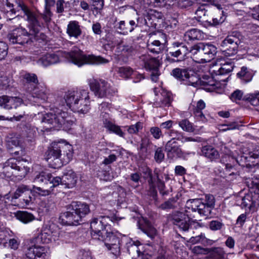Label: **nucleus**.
Masks as SVG:
<instances>
[{
	"label": "nucleus",
	"mask_w": 259,
	"mask_h": 259,
	"mask_svg": "<svg viewBox=\"0 0 259 259\" xmlns=\"http://www.w3.org/2000/svg\"><path fill=\"white\" fill-rule=\"evenodd\" d=\"M18 7L23 12L24 20L27 22L29 32L25 28H18L9 34L8 38L12 44L23 45L32 38L38 39L42 23L39 21L37 14L25 4L19 3Z\"/></svg>",
	"instance_id": "1"
},
{
	"label": "nucleus",
	"mask_w": 259,
	"mask_h": 259,
	"mask_svg": "<svg viewBox=\"0 0 259 259\" xmlns=\"http://www.w3.org/2000/svg\"><path fill=\"white\" fill-rule=\"evenodd\" d=\"M61 57H64L73 64L81 66L84 64L100 65L106 64L109 60L101 56L85 55L79 49L75 48L70 52H61L47 54L41 57L38 63L44 67L53 65L61 61Z\"/></svg>",
	"instance_id": "2"
},
{
	"label": "nucleus",
	"mask_w": 259,
	"mask_h": 259,
	"mask_svg": "<svg viewBox=\"0 0 259 259\" xmlns=\"http://www.w3.org/2000/svg\"><path fill=\"white\" fill-rule=\"evenodd\" d=\"M168 136L171 138L165 145L164 148L168 159L174 160L178 158H185L190 155L191 152H185L178 144L176 140L180 141L182 143L187 142H201L200 138H193L184 136V134L175 130H171L168 132Z\"/></svg>",
	"instance_id": "3"
},
{
	"label": "nucleus",
	"mask_w": 259,
	"mask_h": 259,
	"mask_svg": "<svg viewBox=\"0 0 259 259\" xmlns=\"http://www.w3.org/2000/svg\"><path fill=\"white\" fill-rule=\"evenodd\" d=\"M88 90H79L66 92L64 96V102L74 112L86 114L90 107V98Z\"/></svg>",
	"instance_id": "4"
},
{
	"label": "nucleus",
	"mask_w": 259,
	"mask_h": 259,
	"mask_svg": "<svg viewBox=\"0 0 259 259\" xmlns=\"http://www.w3.org/2000/svg\"><path fill=\"white\" fill-rule=\"evenodd\" d=\"M171 74L178 80L183 81L185 84L195 88L207 87L215 84L212 77L205 75L200 78L188 68H176L172 70Z\"/></svg>",
	"instance_id": "5"
},
{
	"label": "nucleus",
	"mask_w": 259,
	"mask_h": 259,
	"mask_svg": "<svg viewBox=\"0 0 259 259\" xmlns=\"http://www.w3.org/2000/svg\"><path fill=\"white\" fill-rule=\"evenodd\" d=\"M67 210L60 218L64 224L69 226L80 224L82 219L90 212L89 205L79 201L72 202L68 206Z\"/></svg>",
	"instance_id": "6"
},
{
	"label": "nucleus",
	"mask_w": 259,
	"mask_h": 259,
	"mask_svg": "<svg viewBox=\"0 0 259 259\" xmlns=\"http://www.w3.org/2000/svg\"><path fill=\"white\" fill-rule=\"evenodd\" d=\"M75 121V119L63 109L56 108L46 113L42 122L52 125V127L59 129L63 127L64 130L70 128Z\"/></svg>",
	"instance_id": "7"
},
{
	"label": "nucleus",
	"mask_w": 259,
	"mask_h": 259,
	"mask_svg": "<svg viewBox=\"0 0 259 259\" xmlns=\"http://www.w3.org/2000/svg\"><path fill=\"white\" fill-rule=\"evenodd\" d=\"M23 100L17 97H11L2 96L0 97V106L6 109H15L18 108V111L13 113V117H5L0 115L1 120H8L13 121L20 120L25 115V112L23 110L24 106H22Z\"/></svg>",
	"instance_id": "8"
},
{
	"label": "nucleus",
	"mask_w": 259,
	"mask_h": 259,
	"mask_svg": "<svg viewBox=\"0 0 259 259\" xmlns=\"http://www.w3.org/2000/svg\"><path fill=\"white\" fill-rule=\"evenodd\" d=\"M29 171V167L25 163L11 158L5 163L3 173L7 178L13 179L15 177L18 180H20L27 175Z\"/></svg>",
	"instance_id": "9"
},
{
	"label": "nucleus",
	"mask_w": 259,
	"mask_h": 259,
	"mask_svg": "<svg viewBox=\"0 0 259 259\" xmlns=\"http://www.w3.org/2000/svg\"><path fill=\"white\" fill-rule=\"evenodd\" d=\"M25 92L28 94V99L31 104L35 105L36 103L39 106L47 101L50 91L46 85L38 82L33 85H27Z\"/></svg>",
	"instance_id": "10"
},
{
	"label": "nucleus",
	"mask_w": 259,
	"mask_h": 259,
	"mask_svg": "<svg viewBox=\"0 0 259 259\" xmlns=\"http://www.w3.org/2000/svg\"><path fill=\"white\" fill-rule=\"evenodd\" d=\"M70 145L61 142H53L46 153L45 159L50 167L58 168L63 165L60 159L61 152L66 149H69Z\"/></svg>",
	"instance_id": "11"
},
{
	"label": "nucleus",
	"mask_w": 259,
	"mask_h": 259,
	"mask_svg": "<svg viewBox=\"0 0 259 259\" xmlns=\"http://www.w3.org/2000/svg\"><path fill=\"white\" fill-rule=\"evenodd\" d=\"M243 40V36L238 31L228 34L221 44V50L226 56L229 57L237 53L238 48Z\"/></svg>",
	"instance_id": "12"
},
{
	"label": "nucleus",
	"mask_w": 259,
	"mask_h": 259,
	"mask_svg": "<svg viewBox=\"0 0 259 259\" xmlns=\"http://www.w3.org/2000/svg\"><path fill=\"white\" fill-rule=\"evenodd\" d=\"M194 218L195 215L191 214L190 210L187 208L185 212L178 211L172 212L168 215V220L182 230L187 231L189 228L190 220Z\"/></svg>",
	"instance_id": "13"
},
{
	"label": "nucleus",
	"mask_w": 259,
	"mask_h": 259,
	"mask_svg": "<svg viewBox=\"0 0 259 259\" xmlns=\"http://www.w3.org/2000/svg\"><path fill=\"white\" fill-rule=\"evenodd\" d=\"M109 219L108 217L103 216L92 219L90 223V229L93 239L97 240L101 239L108 230H110V226L107 225V220Z\"/></svg>",
	"instance_id": "14"
},
{
	"label": "nucleus",
	"mask_w": 259,
	"mask_h": 259,
	"mask_svg": "<svg viewBox=\"0 0 259 259\" xmlns=\"http://www.w3.org/2000/svg\"><path fill=\"white\" fill-rule=\"evenodd\" d=\"M99 239L104 242V244L108 250L115 255H118L120 252V241L117 234L109 230Z\"/></svg>",
	"instance_id": "15"
},
{
	"label": "nucleus",
	"mask_w": 259,
	"mask_h": 259,
	"mask_svg": "<svg viewBox=\"0 0 259 259\" xmlns=\"http://www.w3.org/2000/svg\"><path fill=\"white\" fill-rule=\"evenodd\" d=\"M234 64L232 62H226L224 64H218L217 63L212 65L210 69V72L211 76H208L212 77V79L215 83L217 81H226V79H221L220 77L222 75H225L231 72L234 68ZM214 86V85H213Z\"/></svg>",
	"instance_id": "16"
},
{
	"label": "nucleus",
	"mask_w": 259,
	"mask_h": 259,
	"mask_svg": "<svg viewBox=\"0 0 259 259\" xmlns=\"http://www.w3.org/2000/svg\"><path fill=\"white\" fill-rule=\"evenodd\" d=\"M77 177L75 172L72 169H66L62 176L55 177L53 181L54 186H58L59 185H64L65 188H72L74 187L77 182Z\"/></svg>",
	"instance_id": "17"
},
{
	"label": "nucleus",
	"mask_w": 259,
	"mask_h": 259,
	"mask_svg": "<svg viewBox=\"0 0 259 259\" xmlns=\"http://www.w3.org/2000/svg\"><path fill=\"white\" fill-rule=\"evenodd\" d=\"M186 207L190 212L197 211L201 215L208 217L212 208L202 202L201 199H195L189 200L186 202Z\"/></svg>",
	"instance_id": "18"
},
{
	"label": "nucleus",
	"mask_w": 259,
	"mask_h": 259,
	"mask_svg": "<svg viewBox=\"0 0 259 259\" xmlns=\"http://www.w3.org/2000/svg\"><path fill=\"white\" fill-rule=\"evenodd\" d=\"M149 179L148 181L150 186V195L155 198L157 196V192L155 189V183L157 181V185L160 193L162 196H166L169 194L168 190H165V186L164 183L161 180L158 174L156 171H154L153 176L151 172L149 173Z\"/></svg>",
	"instance_id": "19"
},
{
	"label": "nucleus",
	"mask_w": 259,
	"mask_h": 259,
	"mask_svg": "<svg viewBox=\"0 0 259 259\" xmlns=\"http://www.w3.org/2000/svg\"><path fill=\"white\" fill-rule=\"evenodd\" d=\"M89 84L95 95L99 98L105 97L110 93V84L104 80L91 79Z\"/></svg>",
	"instance_id": "20"
},
{
	"label": "nucleus",
	"mask_w": 259,
	"mask_h": 259,
	"mask_svg": "<svg viewBox=\"0 0 259 259\" xmlns=\"http://www.w3.org/2000/svg\"><path fill=\"white\" fill-rule=\"evenodd\" d=\"M168 55L179 58L178 60H183L189 53L187 46L182 42H175L169 48Z\"/></svg>",
	"instance_id": "21"
},
{
	"label": "nucleus",
	"mask_w": 259,
	"mask_h": 259,
	"mask_svg": "<svg viewBox=\"0 0 259 259\" xmlns=\"http://www.w3.org/2000/svg\"><path fill=\"white\" fill-rule=\"evenodd\" d=\"M47 249L45 246L32 245L27 248L26 256L30 259H44Z\"/></svg>",
	"instance_id": "22"
},
{
	"label": "nucleus",
	"mask_w": 259,
	"mask_h": 259,
	"mask_svg": "<svg viewBox=\"0 0 259 259\" xmlns=\"http://www.w3.org/2000/svg\"><path fill=\"white\" fill-rule=\"evenodd\" d=\"M236 202L242 208L249 211H254L256 206V201L251 193L246 194L243 197H238Z\"/></svg>",
	"instance_id": "23"
},
{
	"label": "nucleus",
	"mask_w": 259,
	"mask_h": 259,
	"mask_svg": "<svg viewBox=\"0 0 259 259\" xmlns=\"http://www.w3.org/2000/svg\"><path fill=\"white\" fill-rule=\"evenodd\" d=\"M54 225H46L44 226L41 233L38 235L37 239L42 243H49L55 238L53 236L56 235V232L54 230Z\"/></svg>",
	"instance_id": "24"
},
{
	"label": "nucleus",
	"mask_w": 259,
	"mask_h": 259,
	"mask_svg": "<svg viewBox=\"0 0 259 259\" xmlns=\"http://www.w3.org/2000/svg\"><path fill=\"white\" fill-rule=\"evenodd\" d=\"M102 121L104 127L110 132L113 133L118 136L123 137L124 133L122 131L120 126L115 125L112 121V119L109 114L106 113L102 114Z\"/></svg>",
	"instance_id": "25"
},
{
	"label": "nucleus",
	"mask_w": 259,
	"mask_h": 259,
	"mask_svg": "<svg viewBox=\"0 0 259 259\" xmlns=\"http://www.w3.org/2000/svg\"><path fill=\"white\" fill-rule=\"evenodd\" d=\"M55 177H53L51 174L46 172L41 171L37 174L33 180V182L37 184H42L51 187H56V186H54V179Z\"/></svg>",
	"instance_id": "26"
},
{
	"label": "nucleus",
	"mask_w": 259,
	"mask_h": 259,
	"mask_svg": "<svg viewBox=\"0 0 259 259\" xmlns=\"http://www.w3.org/2000/svg\"><path fill=\"white\" fill-rule=\"evenodd\" d=\"M140 59L142 65L146 70L156 71L159 66V60L148 54L142 55L140 56Z\"/></svg>",
	"instance_id": "27"
},
{
	"label": "nucleus",
	"mask_w": 259,
	"mask_h": 259,
	"mask_svg": "<svg viewBox=\"0 0 259 259\" xmlns=\"http://www.w3.org/2000/svg\"><path fill=\"white\" fill-rule=\"evenodd\" d=\"M257 158L258 157L255 149L252 151L243 150L242 155L238 156L236 160L239 165L244 166L245 164L248 165L246 163L248 162H253L254 161L252 160ZM248 164H249L248 163Z\"/></svg>",
	"instance_id": "28"
},
{
	"label": "nucleus",
	"mask_w": 259,
	"mask_h": 259,
	"mask_svg": "<svg viewBox=\"0 0 259 259\" xmlns=\"http://www.w3.org/2000/svg\"><path fill=\"white\" fill-rule=\"evenodd\" d=\"M160 97L156 99L153 105L155 107L169 106L172 101V94L165 90L161 89Z\"/></svg>",
	"instance_id": "29"
},
{
	"label": "nucleus",
	"mask_w": 259,
	"mask_h": 259,
	"mask_svg": "<svg viewBox=\"0 0 259 259\" xmlns=\"http://www.w3.org/2000/svg\"><path fill=\"white\" fill-rule=\"evenodd\" d=\"M205 108V103L203 100H200L196 102V104L193 106L192 109L193 113L196 119L203 122H206L208 121L207 118L202 111Z\"/></svg>",
	"instance_id": "30"
},
{
	"label": "nucleus",
	"mask_w": 259,
	"mask_h": 259,
	"mask_svg": "<svg viewBox=\"0 0 259 259\" xmlns=\"http://www.w3.org/2000/svg\"><path fill=\"white\" fill-rule=\"evenodd\" d=\"M201 152L202 156L211 161L215 160L220 157L219 151L211 145L203 146L201 148Z\"/></svg>",
	"instance_id": "31"
},
{
	"label": "nucleus",
	"mask_w": 259,
	"mask_h": 259,
	"mask_svg": "<svg viewBox=\"0 0 259 259\" xmlns=\"http://www.w3.org/2000/svg\"><path fill=\"white\" fill-rule=\"evenodd\" d=\"M66 33L70 37L78 38L82 33L78 22L76 21H70L67 25Z\"/></svg>",
	"instance_id": "32"
},
{
	"label": "nucleus",
	"mask_w": 259,
	"mask_h": 259,
	"mask_svg": "<svg viewBox=\"0 0 259 259\" xmlns=\"http://www.w3.org/2000/svg\"><path fill=\"white\" fill-rule=\"evenodd\" d=\"M203 32L197 29H192L186 31L184 35V40L188 43L196 40H201L204 38Z\"/></svg>",
	"instance_id": "33"
},
{
	"label": "nucleus",
	"mask_w": 259,
	"mask_h": 259,
	"mask_svg": "<svg viewBox=\"0 0 259 259\" xmlns=\"http://www.w3.org/2000/svg\"><path fill=\"white\" fill-rule=\"evenodd\" d=\"M137 26L134 20H131L128 23H125L124 21H120L116 25V28L119 30L120 34L126 35L128 32H132L135 27Z\"/></svg>",
	"instance_id": "34"
},
{
	"label": "nucleus",
	"mask_w": 259,
	"mask_h": 259,
	"mask_svg": "<svg viewBox=\"0 0 259 259\" xmlns=\"http://www.w3.org/2000/svg\"><path fill=\"white\" fill-rule=\"evenodd\" d=\"M148 50L153 54H159L161 53L165 48L163 43L160 42L158 40H148L147 42Z\"/></svg>",
	"instance_id": "35"
},
{
	"label": "nucleus",
	"mask_w": 259,
	"mask_h": 259,
	"mask_svg": "<svg viewBox=\"0 0 259 259\" xmlns=\"http://www.w3.org/2000/svg\"><path fill=\"white\" fill-rule=\"evenodd\" d=\"M15 214L17 219L24 224L31 222L35 219L33 214L26 211H18Z\"/></svg>",
	"instance_id": "36"
},
{
	"label": "nucleus",
	"mask_w": 259,
	"mask_h": 259,
	"mask_svg": "<svg viewBox=\"0 0 259 259\" xmlns=\"http://www.w3.org/2000/svg\"><path fill=\"white\" fill-rule=\"evenodd\" d=\"M237 76L243 83L250 81L253 77L252 71L246 67H242L241 70L237 74Z\"/></svg>",
	"instance_id": "37"
},
{
	"label": "nucleus",
	"mask_w": 259,
	"mask_h": 259,
	"mask_svg": "<svg viewBox=\"0 0 259 259\" xmlns=\"http://www.w3.org/2000/svg\"><path fill=\"white\" fill-rule=\"evenodd\" d=\"M222 7L220 8H217L215 11V15L212 19V22L211 21H209L207 20H206V21L207 22L209 25L213 26L222 23L226 19V16L224 14V11L222 10Z\"/></svg>",
	"instance_id": "38"
},
{
	"label": "nucleus",
	"mask_w": 259,
	"mask_h": 259,
	"mask_svg": "<svg viewBox=\"0 0 259 259\" xmlns=\"http://www.w3.org/2000/svg\"><path fill=\"white\" fill-rule=\"evenodd\" d=\"M202 50L206 57V61L209 62L217 53V48L213 45L202 43Z\"/></svg>",
	"instance_id": "39"
},
{
	"label": "nucleus",
	"mask_w": 259,
	"mask_h": 259,
	"mask_svg": "<svg viewBox=\"0 0 259 259\" xmlns=\"http://www.w3.org/2000/svg\"><path fill=\"white\" fill-rule=\"evenodd\" d=\"M210 259H227L226 253L222 247H213L209 251Z\"/></svg>",
	"instance_id": "40"
},
{
	"label": "nucleus",
	"mask_w": 259,
	"mask_h": 259,
	"mask_svg": "<svg viewBox=\"0 0 259 259\" xmlns=\"http://www.w3.org/2000/svg\"><path fill=\"white\" fill-rule=\"evenodd\" d=\"M29 188L27 186L21 185L18 187L15 193L11 195L10 193L5 195L4 198L6 199H11L18 198L21 195L26 192H28Z\"/></svg>",
	"instance_id": "41"
},
{
	"label": "nucleus",
	"mask_w": 259,
	"mask_h": 259,
	"mask_svg": "<svg viewBox=\"0 0 259 259\" xmlns=\"http://www.w3.org/2000/svg\"><path fill=\"white\" fill-rule=\"evenodd\" d=\"M23 78L25 81L23 84V89L25 91H27V85H33L38 83L37 77L34 73H26L23 75Z\"/></svg>",
	"instance_id": "42"
},
{
	"label": "nucleus",
	"mask_w": 259,
	"mask_h": 259,
	"mask_svg": "<svg viewBox=\"0 0 259 259\" xmlns=\"http://www.w3.org/2000/svg\"><path fill=\"white\" fill-rule=\"evenodd\" d=\"M4 2L6 3L7 7H9L10 11H7L5 12L6 16L7 18L8 21H18L19 20H21L22 18L19 16L15 17V15L16 13L14 9L12 8L13 5L11 4L8 0H2Z\"/></svg>",
	"instance_id": "43"
},
{
	"label": "nucleus",
	"mask_w": 259,
	"mask_h": 259,
	"mask_svg": "<svg viewBox=\"0 0 259 259\" xmlns=\"http://www.w3.org/2000/svg\"><path fill=\"white\" fill-rule=\"evenodd\" d=\"M54 188V187H49L45 185H44L42 187L33 186L31 191L38 195L46 196L53 192Z\"/></svg>",
	"instance_id": "44"
},
{
	"label": "nucleus",
	"mask_w": 259,
	"mask_h": 259,
	"mask_svg": "<svg viewBox=\"0 0 259 259\" xmlns=\"http://www.w3.org/2000/svg\"><path fill=\"white\" fill-rule=\"evenodd\" d=\"M178 206L179 203L177 202V199L175 198H172L162 203L159 206V208L163 210H166L177 208Z\"/></svg>",
	"instance_id": "45"
},
{
	"label": "nucleus",
	"mask_w": 259,
	"mask_h": 259,
	"mask_svg": "<svg viewBox=\"0 0 259 259\" xmlns=\"http://www.w3.org/2000/svg\"><path fill=\"white\" fill-rule=\"evenodd\" d=\"M178 124L181 129L185 132L191 133L194 131L195 128L193 123L187 119L181 120L178 122Z\"/></svg>",
	"instance_id": "46"
},
{
	"label": "nucleus",
	"mask_w": 259,
	"mask_h": 259,
	"mask_svg": "<svg viewBox=\"0 0 259 259\" xmlns=\"http://www.w3.org/2000/svg\"><path fill=\"white\" fill-rule=\"evenodd\" d=\"M117 73L120 77L127 79L133 74L134 71L130 67H121L118 68Z\"/></svg>",
	"instance_id": "47"
},
{
	"label": "nucleus",
	"mask_w": 259,
	"mask_h": 259,
	"mask_svg": "<svg viewBox=\"0 0 259 259\" xmlns=\"http://www.w3.org/2000/svg\"><path fill=\"white\" fill-rule=\"evenodd\" d=\"M243 99L248 101L253 106H259V93L249 94Z\"/></svg>",
	"instance_id": "48"
},
{
	"label": "nucleus",
	"mask_w": 259,
	"mask_h": 259,
	"mask_svg": "<svg viewBox=\"0 0 259 259\" xmlns=\"http://www.w3.org/2000/svg\"><path fill=\"white\" fill-rule=\"evenodd\" d=\"M13 147H23L22 145V140L20 138H13L8 141V149H12L14 148Z\"/></svg>",
	"instance_id": "49"
},
{
	"label": "nucleus",
	"mask_w": 259,
	"mask_h": 259,
	"mask_svg": "<svg viewBox=\"0 0 259 259\" xmlns=\"http://www.w3.org/2000/svg\"><path fill=\"white\" fill-rule=\"evenodd\" d=\"M165 0H141L144 4L154 7H161L165 5Z\"/></svg>",
	"instance_id": "50"
},
{
	"label": "nucleus",
	"mask_w": 259,
	"mask_h": 259,
	"mask_svg": "<svg viewBox=\"0 0 259 259\" xmlns=\"http://www.w3.org/2000/svg\"><path fill=\"white\" fill-rule=\"evenodd\" d=\"M143 128V123L140 122L128 126L127 132L131 134H137Z\"/></svg>",
	"instance_id": "51"
},
{
	"label": "nucleus",
	"mask_w": 259,
	"mask_h": 259,
	"mask_svg": "<svg viewBox=\"0 0 259 259\" xmlns=\"http://www.w3.org/2000/svg\"><path fill=\"white\" fill-rule=\"evenodd\" d=\"M250 188L255 189L254 193L259 192V176L254 177L251 180H249L248 182Z\"/></svg>",
	"instance_id": "52"
},
{
	"label": "nucleus",
	"mask_w": 259,
	"mask_h": 259,
	"mask_svg": "<svg viewBox=\"0 0 259 259\" xmlns=\"http://www.w3.org/2000/svg\"><path fill=\"white\" fill-rule=\"evenodd\" d=\"M201 47H202V43H198L191 47L190 50H189V52L191 54L194 61L200 52V48Z\"/></svg>",
	"instance_id": "53"
},
{
	"label": "nucleus",
	"mask_w": 259,
	"mask_h": 259,
	"mask_svg": "<svg viewBox=\"0 0 259 259\" xmlns=\"http://www.w3.org/2000/svg\"><path fill=\"white\" fill-rule=\"evenodd\" d=\"M243 93L242 91L236 90L230 96L231 100L233 102H237L240 101L243 98Z\"/></svg>",
	"instance_id": "54"
},
{
	"label": "nucleus",
	"mask_w": 259,
	"mask_h": 259,
	"mask_svg": "<svg viewBox=\"0 0 259 259\" xmlns=\"http://www.w3.org/2000/svg\"><path fill=\"white\" fill-rule=\"evenodd\" d=\"M143 231L151 238H153L157 234L156 229L149 225H148L147 227L143 229Z\"/></svg>",
	"instance_id": "55"
},
{
	"label": "nucleus",
	"mask_w": 259,
	"mask_h": 259,
	"mask_svg": "<svg viewBox=\"0 0 259 259\" xmlns=\"http://www.w3.org/2000/svg\"><path fill=\"white\" fill-rule=\"evenodd\" d=\"M164 158V154L161 148H158L155 151L154 159L158 163H160Z\"/></svg>",
	"instance_id": "56"
},
{
	"label": "nucleus",
	"mask_w": 259,
	"mask_h": 259,
	"mask_svg": "<svg viewBox=\"0 0 259 259\" xmlns=\"http://www.w3.org/2000/svg\"><path fill=\"white\" fill-rule=\"evenodd\" d=\"M205 236L202 233H201L200 235L190 238L189 242L192 244H196L198 243H202L205 241Z\"/></svg>",
	"instance_id": "57"
},
{
	"label": "nucleus",
	"mask_w": 259,
	"mask_h": 259,
	"mask_svg": "<svg viewBox=\"0 0 259 259\" xmlns=\"http://www.w3.org/2000/svg\"><path fill=\"white\" fill-rule=\"evenodd\" d=\"M224 126H227V128H222L223 132L238 129L239 128V124L236 122H233L228 124H221V128L224 127Z\"/></svg>",
	"instance_id": "58"
},
{
	"label": "nucleus",
	"mask_w": 259,
	"mask_h": 259,
	"mask_svg": "<svg viewBox=\"0 0 259 259\" xmlns=\"http://www.w3.org/2000/svg\"><path fill=\"white\" fill-rule=\"evenodd\" d=\"M150 132L153 137L156 139H159L162 136V132L158 127H152L150 128Z\"/></svg>",
	"instance_id": "59"
},
{
	"label": "nucleus",
	"mask_w": 259,
	"mask_h": 259,
	"mask_svg": "<svg viewBox=\"0 0 259 259\" xmlns=\"http://www.w3.org/2000/svg\"><path fill=\"white\" fill-rule=\"evenodd\" d=\"M223 226V224L217 220H213L209 223V228L213 231L220 230Z\"/></svg>",
	"instance_id": "60"
},
{
	"label": "nucleus",
	"mask_w": 259,
	"mask_h": 259,
	"mask_svg": "<svg viewBox=\"0 0 259 259\" xmlns=\"http://www.w3.org/2000/svg\"><path fill=\"white\" fill-rule=\"evenodd\" d=\"M8 46L6 43L0 41V60L5 58L7 55Z\"/></svg>",
	"instance_id": "61"
},
{
	"label": "nucleus",
	"mask_w": 259,
	"mask_h": 259,
	"mask_svg": "<svg viewBox=\"0 0 259 259\" xmlns=\"http://www.w3.org/2000/svg\"><path fill=\"white\" fill-rule=\"evenodd\" d=\"M41 16L44 21L46 23H48L50 22L51 20L52 13L51 12V10L45 9L43 13L41 14Z\"/></svg>",
	"instance_id": "62"
},
{
	"label": "nucleus",
	"mask_w": 259,
	"mask_h": 259,
	"mask_svg": "<svg viewBox=\"0 0 259 259\" xmlns=\"http://www.w3.org/2000/svg\"><path fill=\"white\" fill-rule=\"evenodd\" d=\"M200 52L198 53L197 57H196L195 61L199 63L207 62L206 57H205L204 53L202 50V47L200 48Z\"/></svg>",
	"instance_id": "63"
},
{
	"label": "nucleus",
	"mask_w": 259,
	"mask_h": 259,
	"mask_svg": "<svg viewBox=\"0 0 259 259\" xmlns=\"http://www.w3.org/2000/svg\"><path fill=\"white\" fill-rule=\"evenodd\" d=\"M117 159V156L114 154H110L108 157L104 158L102 161V164L104 165H109L115 161Z\"/></svg>",
	"instance_id": "64"
}]
</instances>
